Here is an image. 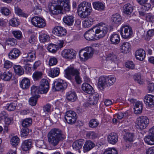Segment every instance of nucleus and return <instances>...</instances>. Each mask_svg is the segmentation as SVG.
Instances as JSON below:
<instances>
[{
  "label": "nucleus",
  "instance_id": "1",
  "mask_svg": "<svg viewBox=\"0 0 154 154\" xmlns=\"http://www.w3.org/2000/svg\"><path fill=\"white\" fill-rule=\"evenodd\" d=\"M69 0H54L49 4L48 8L52 14L57 15L62 13L63 9L65 11H69Z\"/></svg>",
  "mask_w": 154,
  "mask_h": 154
},
{
  "label": "nucleus",
  "instance_id": "2",
  "mask_svg": "<svg viewBox=\"0 0 154 154\" xmlns=\"http://www.w3.org/2000/svg\"><path fill=\"white\" fill-rule=\"evenodd\" d=\"M48 141L54 146H57L60 141L64 140L65 136L60 129L54 128L51 130L48 134Z\"/></svg>",
  "mask_w": 154,
  "mask_h": 154
},
{
  "label": "nucleus",
  "instance_id": "3",
  "mask_svg": "<svg viewBox=\"0 0 154 154\" xmlns=\"http://www.w3.org/2000/svg\"><path fill=\"white\" fill-rule=\"evenodd\" d=\"M92 11L91 3L86 2H83L78 6V13L82 18H85L90 15Z\"/></svg>",
  "mask_w": 154,
  "mask_h": 154
},
{
  "label": "nucleus",
  "instance_id": "4",
  "mask_svg": "<svg viewBox=\"0 0 154 154\" xmlns=\"http://www.w3.org/2000/svg\"><path fill=\"white\" fill-rule=\"evenodd\" d=\"M116 80V79L114 76H101L99 79L98 87L101 90H103L106 85L111 86L114 83Z\"/></svg>",
  "mask_w": 154,
  "mask_h": 154
},
{
  "label": "nucleus",
  "instance_id": "5",
  "mask_svg": "<svg viewBox=\"0 0 154 154\" xmlns=\"http://www.w3.org/2000/svg\"><path fill=\"white\" fill-rule=\"evenodd\" d=\"M65 71V76L66 78L71 80L72 76H75V79L76 82L78 84L81 83V82L79 75V72L77 69L69 67L66 69Z\"/></svg>",
  "mask_w": 154,
  "mask_h": 154
},
{
  "label": "nucleus",
  "instance_id": "6",
  "mask_svg": "<svg viewBox=\"0 0 154 154\" xmlns=\"http://www.w3.org/2000/svg\"><path fill=\"white\" fill-rule=\"evenodd\" d=\"M96 36L97 39L103 38L106 34L108 30L107 26L103 23H100L97 26H95Z\"/></svg>",
  "mask_w": 154,
  "mask_h": 154
},
{
  "label": "nucleus",
  "instance_id": "7",
  "mask_svg": "<svg viewBox=\"0 0 154 154\" xmlns=\"http://www.w3.org/2000/svg\"><path fill=\"white\" fill-rule=\"evenodd\" d=\"M94 52L92 48L87 47L80 51L79 56L81 60L85 61L92 57Z\"/></svg>",
  "mask_w": 154,
  "mask_h": 154
},
{
  "label": "nucleus",
  "instance_id": "8",
  "mask_svg": "<svg viewBox=\"0 0 154 154\" xmlns=\"http://www.w3.org/2000/svg\"><path fill=\"white\" fill-rule=\"evenodd\" d=\"M64 118L65 120L68 123L72 125L75 122L77 116L75 112L69 110L66 112Z\"/></svg>",
  "mask_w": 154,
  "mask_h": 154
},
{
  "label": "nucleus",
  "instance_id": "9",
  "mask_svg": "<svg viewBox=\"0 0 154 154\" xmlns=\"http://www.w3.org/2000/svg\"><path fill=\"white\" fill-rule=\"evenodd\" d=\"M121 34L122 37L126 39L131 37L133 32L131 28L127 25H122L120 29Z\"/></svg>",
  "mask_w": 154,
  "mask_h": 154
},
{
  "label": "nucleus",
  "instance_id": "10",
  "mask_svg": "<svg viewBox=\"0 0 154 154\" xmlns=\"http://www.w3.org/2000/svg\"><path fill=\"white\" fill-rule=\"evenodd\" d=\"M32 24L35 26L39 28H43L46 25L45 20L38 16L33 17L31 21Z\"/></svg>",
  "mask_w": 154,
  "mask_h": 154
},
{
  "label": "nucleus",
  "instance_id": "11",
  "mask_svg": "<svg viewBox=\"0 0 154 154\" xmlns=\"http://www.w3.org/2000/svg\"><path fill=\"white\" fill-rule=\"evenodd\" d=\"M137 128L141 130L145 128L149 124V120L146 116H140L137 119Z\"/></svg>",
  "mask_w": 154,
  "mask_h": 154
},
{
  "label": "nucleus",
  "instance_id": "12",
  "mask_svg": "<svg viewBox=\"0 0 154 154\" xmlns=\"http://www.w3.org/2000/svg\"><path fill=\"white\" fill-rule=\"evenodd\" d=\"M95 26L87 31L84 35V36L88 40H93L97 39Z\"/></svg>",
  "mask_w": 154,
  "mask_h": 154
},
{
  "label": "nucleus",
  "instance_id": "13",
  "mask_svg": "<svg viewBox=\"0 0 154 154\" xmlns=\"http://www.w3.org/2000/svg\"><path fill=\"white\" fill-rule=\"evenodd\" d=\"M144 141L148 145L154 144V126L149 130V134L145 137Z\"/></svg>",
  "mask_w": 154,
  "mask_h": 154
},
{
  "label": "nucleus",
  "instance_id": "14",
  "mask_svg": "<svg viewBox=\"0 0 154 154\" xmlns=\"http://www.w3.org/2000/svg\"><path fill=\"white\" fill-rule=\"evenodd\" d=\"M54 85L53 88H54L56 91H59L66 88L67 86L66 83L63 80L58 79L54 82Z\"/></svg>",
  "mask_w": 154,
  "mask_h": 154
},
{
  "label": "nucleus",
  "instance_id": "15",
  "mask_svg": "<svg viewBox=\"0 0 154 154\" xmlns=\"http://www.w3.org/2000/svg\"><path fill=\"white\" fill-rule=\"evenodd\" d=\"M61 54L63 57L71 59L76 55V51L73 49H66L62 51Z\"/></svg>",
  "mask_w": 154,
  "mask_h": 154
},
{
  "label": "nucleus",
  "instance_id": "16",
  "mask_svg": "<svg viewBox=\"0 0 154 154\" xmlns=\"http://www.w3.org/2000/svg\"><path fill=\"white\" fill-rule=\"evenodd\" d=\"M52 32L55 34L59 36H64L66 33V30L63 27L60 26L55 27L53 30Z\"/></svg>",
  "mask_w": 154,
  "mask_h": 154
},
{
  "label": "nucleus",
  "instance_id": "17",
  "mask_svg": "<svg viewBox=\"0 0 154 154\" xmlns=\"http://www.w3.org/2000/svg\"><path fill=\"white\" fill-rule=\"evenodd\" d=\"M144 101L147 106L152 107L154 106V96L151 95H146L145 97Z\"/></svg>",
  "mask_w": 154,
  "mask_h": 154
},
{
  "label": "nucleus",
  "instance_id": "18",
  "mask_svg": "<svg viewBox=\"0 0 154 154\" xmlns=\"http://www.w3.org/2000/svg\"><path fill=\"white\" fill-rule=\"evenodd\" d=\"M39 87L41 90L42 93H46L49 88V83L48 81L46 79H42L40 82V84Z\"/></svg>",
  "mask_w": 154,
  "mask_h": 154
},
{
  "label": "nucleus",
  "instance_id": "19",
  "mask_svg": "<svg viewBox=\"0 0 154 154\" xmlns=\"http://www.w3.org/2000/svg\"><path fill=\"white\" fill-rule=\"evenodd\" d=\"M32 142L31 140H26L23 141L21 147L23 151H26L30 149L32 147Z\"/></svg>",
  "mask_w": 154,
  "mask_h": 154
},
{
  "label": "nucleus",
  "instance_id": "20",
  "mask_svg": "<svg viewBox=\"0 0 154 154\" xmlns=\"http://www.w3.org/2000/svg\"><path fill=\"white\" fill-rule=\"evenodd\" d=\"M82 88L85 93L89 94H93L94 91L93 87L90 84L86 83H84L82 84Z\"/></svg>",
  "mask_w": 154,
  "mask_h": 154
},
{
  "label": "nucleus",
  "instance_id": "21",
  "mask_svg": "<svg viewBox=\"0 0 154 154\" xmlns=\"http://www.w3.org/2000/svg\"><path fill=\"white\" fill-rule=\"evenodd\" d=\"M135 56L137 59L143 60L146 56L145 51L142 49H138L135 52Z\"/></svg>",
  "mask_w": 154,
  "mask_h": 154
},
{
  "label": "nucleus",
  "instance_id": "22",
  "mask_svg": "<svg viewBox=\"0 0 154 154\" xmlns=\"http://www.w3.org/2000/svg\"><path fill=\"white\" fill-rule=\"evenodd\" d=\"M84 143L85 140L83 139L77 140L73 143V148L75 150H79L82 147Z\"/></svg>",
  "mask_w": 154,
  "mask_h": 154
},
{
  "label": "nucleus",
  "instance_id": "23",
  "mask_svg": "<svg viewBox=\"0 0 154 154\" xmlns=\"http://www.w3.org/2000/svg\"><path fill=\"white\" fill-rule=\"evenodd\" d=\"M108 142L112 144H115L118 140V137L115 133H110L107 137Z\"/></svg>",
  "mask_w": 154,
  "mask_h": 154
},
{
  "label": "nucleus",
  "instance_id": "24",
  "mask_svg": "<svg viewBox=\"0 0 154 154\" xmlns=\"http://www.w3.org/2000/svg\"><path fill=\"white\" fill-rule=\"evenodd\" d=\"M20 53V51L18 49L13 48L9 53L8 57L10 59H15L19 56Z\"/></svg>",
  "mask_w": 154,
  "mask_h": 154
},
{
  "label": "nucleus",
  "instance_id": "25",
  "mask_svg": "<svg viewBox=\"0 0 154 154\" xmlns=\"http://www.w3.org/2000/svg\"><path fill=\"white\" fill-rule=\"evenodd\" d=\"M66 97L68 101L73 102L77 99V96L75 92L72 91L66 93Z\"/></svg>",
  "mask_w": 154,
  "mask_h": 154
},
{
  "label": "nucleus",
  "instance_id": "26",
  "mask_svg": "<svg viewBox=\"0 0 154 154\" xmlns=\"http://www.w3.org/2000/svg\"><path fill=\"white\" fill-rule=\"evenodd\" d=\"M63 20L64 22L68 26H70L73 24L74 21V17L72 15H66L65 16Z\"/></svg>",
  "mask_w": 154,
  "mask_h": 154
},
{
  "label": "nucleus",
  "instance_id": "27",
  "mask_svg": "<svg viewBox=\"0 0 154 154\" xmlns=\"http://www.w3.org/2000/svg\"><path fill=\"white\" fill-rule=\"evenodd\" d=\"M95 146L94 143L92 141L89 140L86 141L83 146L84 152L89 151Z\"/></svg>",
  "mask_w": 154,
  "mask_h": 154
},
{
  "label": "nucleus",
  "instance_id": "28",
  "mask_svg": "<svg viewBox=\"0 0 154 154\" xmlns=\"http://www.w3.org/2000/svg\"><path fill=\"white\" fill-rule=\"evenodd\" d=\"M30 85V81L26 78H25L23 79L20 83V87L23 89L28 88Z\"/></svg>",
  "mask_w": 154,
  "mask_h": 154
},
{
  "label": "nucleus",
  "instance_id": "29",
  "mask_svg": "<svg viewBox=\"0 0 154 154\" xmlns=\"http://www.w3.org/2000/svg\"><path fill=\"white\" fill-rule=\"evenodd\" d=\"M12 76V74L9 72H3L0 71V77L5 81H8L10 80Z\"/></svg>",
  "mask_w": 154,
  "mask_h": 154
},
{
  "label": "nucleus",
  "instance_id": "30",
  "mask_svg": "<svg viewBox=\"0 0 154 154\" xmlns=\"http://www.w3.org/2000/svg\"><path fill=\"white\" fill-rule=\"evenodd\" d=\"M124 13L127 15H130L133 10L132 5L129 3L125 4L123 7Z\"/></svg>",
  "mask_w": 154,
  "mask_h": 154
},
{
  "label": "nucleus",
  "instance_id": "31",
  "mask_svg": "<svg viewBox=\"0 0 154 154\" xmlns=\"http://www.w3.org/2000/svg\"><path fill=\"white\" fill-rule=\"evenodd\" d=\"M31 94L33 96L37 97L39 94H42V91L39 86L37 87L33 85L31 88Z\"/></svg>",
  "mask_w": 154,
  "mask_h": 154
},
{
  "label": "nucleus",
  "instance_id": "32",
  "mask_svg": "<svg viewBox=\"0 0 154 154\" xmlns=\"http://www.w3.org/2000/svg\"><path fill=\"white\" fill-rule=\"evenodd\" d=\"M143 108L142 103L140 101H137L134 108V112L136 114L141 113Z\"/></svg>",
  "mask_w": 154,
  "mask_h": 154
},
{
  "label": "nucleus",
  "instance_id": "33",
  "mask_svg": "<svg viewBox=\"0 0 154 154\" xmlns=\"http://www.w3.org/2000/svg\"><path fill=\"white\" fill-rule=\"evenodd\" d=\"M93 4L94 8L96 10L102 11L105 10V5L101 2H94Z\"/></svg>",
  "mask_w": 154,
  "mask_h": 154
},
{
  "label": "nucleus",
  "instance_id": "34",
  "mask_svg": "<svg viewBox=\"0 0 154 154\" xmlns=\"http://www.w3.org/2000/svg\"><path fill=\"white\" fill-rule=\"evenodd\" d=\"M48 73L49 76L52 78L57 77L60 73V69L58 67H56L51 69Z\"/></svg>",
  "mask_w": 154,
  "mask_h": 154
},
{
  "label": "nucleus",
  "instance_id": "35",
  "mask_svg": "<svg viewBox=\"0 0 154 154\" xmlns=\"http://www.w3.org/2000/svg\"><path fill=\"white\" fill-rule=\"evenodd\" d=\"M110 41L112 44L116 45L119 43L120 41L119 36L117 34H113L110 37Z\"/></svg>",
  "mask_w": 154,
  "mask_h": 154
},
{
  "label": "nucleus",
  "instance_id": "36",
  "mask_svg": "<svg viewBox=\"0 0 154 154\" xmlns=\"http://www.w3.org/2000/svg\"><path fill=\"white\" fill-rule=\"evenodd\" d=\"M130 45L128 42H124L120 46L121 51L122 53H126L129 51Z\"/></svg>",
  "mask_w": 154,
  "mask_h": 154
},
{
  "label": "nucleus",
  "instance_id": "37",
  "mask_svg": "<svg viewBox=\"0 0 154 154\" xmlns=\"http://www.w3.org/2000/svg\"><path fill=\"white\" fill-rule=\"evenodd\" d=\"M94 20L91 18L89 17L87 20H85L82 22L83 26L85 28L90 27L93 24Z\"/></svg>",
  "mask_w": 154,
  "mask_h": 154
},
{
  "label": "nucleus",
  "instance_id": "38",
  "mask_svg": "<svg viewBox=\"0 0 154 154\" xmlns=\"http://www.w3.org/2000/svg\"><path fill=\"white\" fill-rule=\"evenodd\" d=\"M134 135L133 133L128 132L126 133L124 135L123 138L126 142H131L134 141Z\"/></svg>",
  "mask_w": 154,
  "mask_h": 154
},
{
  "label": "nucleus",
  "instance_id": "39",
  "mask_svg": "<svg viewBox=\"0 0 154 154\" xmlns=\"http://www.w3.org/2000/svg\"><path fill=\"white\" fill-rule=\"evenodd\" d=\"M111 19L112 21L115 23L119 24L121 22L122 17L119 14L116 13L112 16Z\"/></svg>",
  "mask_w": 154,
  "mask_h": 154
},
{
  "label": "nucleus",
  "instance_id": "40",
  "mask_svg": "<svg viewBox=\"0 0 154 154\" xmlns=\"http://www.w3.org/2000/svg\"><path fill=\"white\" fill-rule=\"evenodd\" d=\"M99 97V94L98 93L94 94L92 98H90L88 101L89 103L91 105H94L97 103Z\"/></svg>",
  "mask_w": 154,
  "mask_h": 154
},
{
  "label": "nucleus",
  "instance_id": "41",
  "mask_svg": "<svg viewBox=\"0 0 154 154\" xmlns=\"http://www.w3.org/2000/svg\"><path fill=\"white\" fill-rule=\"evenodd\" d=\"M35 51L34 50H30L27 53V56L26 57V58L29 59L32 62L34 60L35 58Z\"/></svg>",
  "mask_w": 154,
  "mask_h": 154
},
{
  "label": "nucleus",
  "instance_id": "42",
  "mask_svg": "<svg viewBox=\"0 0 154 154\" xmlns=\"http://www.w3.org/2000/svg\"><path fill=\"white\" fill-rule=\"evenodd\" d=\"M14 68L16 74L19 75H23L24 73L23 68L20 65H15Z\"/></svg>",
  "mask_w": 154,
  "mask_h": 154
},
{
  "label": "nucleus",
  "instance_id": "43",
  "mask_svg": "<svg viewBox=\"0 0 154 154\" xmlns=\"http://www.w3.org/2000/svg\"><path fill=\"white\" fill-rule=\"evenodd\" d=\"M42 75L43 73L42 72L36 71L33 73L32 76L34 80L36 81L41 79Z\"/></svg>",
  "mask_w": 154,
  "mask_h": 154
},
{
  "label": "nucleus",
  "instance_id": "44",
  "mask_svg": "<svg viewBox=\"0 0 154 154\" xmlns=\"http://www.w3.org/2000/svg\"><path fill=\"white\" fill-rule=\"evenodd\" d=\"M32 123V119L30 118H29L25 119L22 122V125L23 127L27 128L31 125Z\"/></svg>",
  "mask_w": 154,
  "mask_h": 154
},
{
  "label": "nucleus",
  "instance_id": "45",
  "mask_svg": "<svg viewBox=\"0 0 154 154\" xmlns=\"http://www.w3.org/2000/svg\"><path fill=\"white\" fill-rule=\"evenodd\" d=\"M19 141L20 140L19 138L17 136L13 137L11 139L10 141L11 144L14 147H16V146L18 145Z\"/></svg>",
  "mask_w": 154,
  "mask_h": 154
},
{
  "label": "nucleus",
  "instance_id": "46",
  "mask_svg": "<svg viewBox=\"0 0 154 154\" xmlns=\"http://www.w3.org/2000/svg\"><path fill=\"white\" fill-rule=\"evenodd\" d=\"M49 36L46 34L42 33L39 35V39L41 42H44L49 40Z\"/></svg>",
  "mask_w": 154,
  "mask_h": 154
},
{
  "label": "nucleus",
  "instance_id": "47",
  "mask_svg": "<svg viewBox=\"0 0 154 154\" xmlns=\"http://www.w3.org/2000/svg\"><path fill=\"white\" fill-rule=\"evenodd\" d=\"M99 123L95 119L91 120L89 123V126L90 127L92 128H96L98 125Z\"/></svg>",
  "mask_w": 154,
  "mask_h": 154
},
{
  "label": "nucleus",
  "instance_id": "48",
  "mask_svg": "<svg viewBox=\"0 0 154 154\" xmlns=\"http://www.w3.org/2000/svg\"><path fill=\"white\" fill-rule=\"evenodd\" d=\"M134 80L137 82L140 85L143 84L144 83L143 79L141 78V76L140 74H137L134 75Z\"/></svg>",
  "mask_w": 154,
  "mask_h": 154
},
{
  "label": "nucleus",
  "instance_id": "49",
  "mask_svg": "<svg viewBox=\"0 0 154 154\" xmlns=\"http://www.w3.org/2000/svg\"><path fill=\"white\" fill-rule=\"evenodd\" d=\"M103 154H118V152L115 149L109 148L105 150Z\"/></svg>",
  "mask_w": 154,
  "mask_h": 154
},
{
  "label": "nucleus",
  "instance_id": "50",
  "mask_svg": "<svg viewBox=\"0 0 154 154\" xmlns=\"http://www.w3.org/2000/svg\"><path fill=\"white\" fill-rule=\"evenodd\" d=\"M117 58V56L113 53L109 54L106 57L107 60H110L113 61L116 60Z\"/></svg>",
  "mask_w": 154,
  "mask_h": 154
},
{
  "label": "nucleus",
  "instance_id": "51",
  "mask_svg": "<svg viewBox=\"0 0 154 154\" xmlns=\"http://www.w3.org/2000/svg\"><path fill=\"white\" fill-rule=\"evenodd\" d=\"M38 99V97L33 96L31 97L29 101V105L32 106H35L36 104Z\"/></svg>",
  "mask_w": 154,
  "mask_h": 154
},
{
  "label": "nucleus",
  "instance_id": "52",
  "mask_svg": "<svg viewBox=\"0 0 154 154\" xmlns=\"http://www.w3.org/2000/svg\"><path fill=\"white\" fill-rule=\"evenodd\" d=\"M12 33L14 36L18 39H20L22 36V32L20 31H13Z\"/></svg>",
  "mask_w": 154,
  "mask_h": 154
},
{
  "label": "nucleus",
  "instance_id": "53",
  "mask_svg": "<svg viewBox=\"0 0 154 154\" xmlns=\"http://www.w3.org/2000/svg\"><path fill=\"white\" fill-rule=\"evenodd\" d=\"M15 11L16 14L19 16L25 17L27 16V14L23 13L22 10L18 7L15 8Z\"/></svg>",
  "mask_w": 154,
  "mask_h": 154
},
{
  "label": "nucleus",
  "instance_id": "54",
  "mask_svg": "<svg viewBox=\"0 0 154 154\" xmlns=\"http://www.w3.org/2000/svg\"><path fill=\"white\" fill-rule=\"evenodd\" d=\"M5 108L9 111H12L15 109L16 106L15 103H12L7 104Z\"/></svg>",
  "mask_w": 154,
  "mask_h": 154
},
{
  "label": "nucleus",
  "instance_id": "55",
  "mask_svg": "<svg viewBox=\"0 0 154 154\" xmlns=\"http://www.w3.org/2000/svg\"><path fill=\"white\" fill-rule=\"evenodd\" d=\"M1 12L3 14L5 15H8L10 13L9 10L6 7H1Z\"/></svg>",
  "mask_w": 154,
  "mask_h": 154
},
{
  "label": "nucleus",
  "instance_id": "56",
  "mask_svg": "<svg viewBox=\"0 0 154 154\" xmlns=\"http://www.w3.org/2000/svg\"><path fill=\"white\" fill-rule=\"evenodd\" d=\"M7 43L8 45H10L13 46L17 43V41L16 39L14 38H8L6 40Z\"/></svg>",
  "mask_w": 154,
  "mask_h": 154
},
{
  "label": "nucleus",
  "instance_id": "57",
  "mask_svg": "<svg viewBox=\"0 0 154 154\" xmlns=\"http://www.w3.org/2000/svg\"><path fill=\"white\" fill-rule=\"evenodd\" d=\"M10 24L13 26H16L19 24L18 19L16 18H12L9 22Z\"/></svg>",
  "mask_w": 154,
  "mask_h": 154
},
{
  "label": "nucleus",
  "instance_id": "58",
  "mask_svg": "<svg viewBox=\"0 0 154 154\" xmlns=\"http://www.w3.org/2000/svg\"><path fill=\"white\" fill-rule=\"evenodd\" d=\"M86 137L89 139H95L97 137L96 134L93 131H89L87 132L86 134Z\"/></svg>",
  "mask_w": 154,
  "mask_h": 154
},
{
  "label": "nucleus",
  "instance_id": "59",
  "mask_svg": "<svg viewBox=\"0 0 154 154\" xmlns=\"http://www.w3.org/2000/svg\"><path fill=\"white\" fill-rule=\"evenodd\" d=\"M29 129L27 128L23 127L21 130L22 137H24L27 136L29 132Z\"/></svg>",
  "mask_w": 154,
  "mask_h": 154
},
{
  "label": "nucleus",
  "instance_id": "60",
  "mask_svg": "<svg viewBox=\"0 0 154 154\" xmlns=\"http://www.w3.org/2000/svg\"><path fill=\"white\" fill-rule=\"evenodd\" d=\"M36 145L39 148H45L46 147L44 141L42 140L37 141L36 142Z\"/></svg>",
  "mask_w": 154,
  "mask_h": 154
},
{
  "label": "nucleus",
  "instance_id": "61",
  "mask_svg": "<svg viewBox=\"0 0 154 154\" xmlns=\"http://www.w3.org/2000/svg\"><path fill=\"white\" fill-rule=\"evenodd\" d=\"M57 63V60L56 58L53 57L50 58L49 61V64L50 66L55 65Z\"/></svg>",
  "mask_w": 154,
  "mask_h": 154
},
{
  "label": "nucleus",
  "instance_id": "62",
  "mask_svg": "<svg viewBox=\"0 0 154 154\" xmlns=\"http://www.w3.org/2000/svg\"><path fill=\"white\" fill-rule=\"evenodd\" d=\"M125 66L127 68L133 69L134 68L135 65L132 61H128L126 62Z\"/></svg>",
  "mask_w": 154,
  "mask_h": 154
},
{
  "label": "nucleus",
  "instance_id": "63",
  "mask_svg": "<svg viewBox=\"0 0 154 154\" xmlns=\"http://www.w3.org/2000/svg\"><path fill=\"white\" fill-rule=\"evenodd\" d=\"M145 18L146 20L147 21L154 22V16L152 15L151 14H147Z\"/></svg>",
  "mask_w": 154,
  "mask_h": 154
},
{
  "label": "nucleus",
  "instance_id": "64",
  "mask_svg": "<svg viewBox=\"0 0 154 154\" xmlns=\"http://www.w3.org/2000/svg\"><path fill=\"white\" fill-rule=\"evenodd\" d=\"M51 105L48 103L44 106L43 107V110L45 113L47 114L50 112Z\"/></svg>",
  "mask_w": 154,
  "mask_h": 154
}]
</instances>
